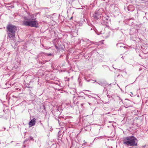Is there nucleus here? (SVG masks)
I'll return each mask as SVG.
<instances>
[{"label":"nucleus","mask_w":148,"mask_h":148,"mask_svg":"<svg viewBox=\"0 0 148 148\" xmlns=\"http://www.w3.org/2000/svg\"><path fill=\"white\" fill-rule=\"evenodd\" d=\"M138 140L133 136L125 137L123 138V143L126 146H136Z\"/></svg>","instance_id":"obj_1"},{"label":"nucleus","mask_w":148,"mask_h":148,"mask_svg":"<svg viewBox=\"0 0 148 148\" xmlns=\"http://www.w3.org/2000/svg\"><path fill=\"white\" fill-rule=\"evenodd\" d=\"M24 20L22 21V25L23 26L31 27H38V23L36 20V19H33L32 20L28 19L26 17H24Z\"/></svg>","instance_id":"obj_2"},{"label":"nucleus","mask_w":148,"mask_h":148,"mask_svg":"<svg viewBox=\"0 0 148 148\" xmlns=\"http://www.w3.org/2000/svg\"><path fill=\"white\" fill-rule=\"evenodd\" d=\"M8 37L11 40H14L15 38V33L17 30V28L14 25H9L7 27Z\"/></svg>","instance_id":"obj_3"},{"label":"nucleus","mask_w":148,"mask_h":148,"mask_svg":"<svg viewBox=\"0 0 148 148\" xmlns=\"http://www.w3.org/2000/svg\"><path fill=\"white\" fill-rule=\"evenodd\" d=\"M103 12V9L101 8L95 12L92 16L96 19H99L102 16V13Z\"/></svg>","instance_id":"obj_4"},{"label":"nucleus","mask_w":148,"mask_h":148,"mask_svg":"<svg viewBox=\"0 0 148 148\" xmlns=\"http://www.w3.org/2000/svg\"><path fill=\"white\" fill-rule=\"evenodd\" d=\"M36 120L35 118H33L29 121V125L30 127H32L35 125L36 122Z\"/></svg>","instance_id":"obj_5"},{"label":"nucleus","mask_w":148,"mask_h":148,"mask_svg":"<svg viewBox=\"0 0 148 148\" xmlns=\"http://www.w3.org/2000/svg\"><path fill=\"white\" fill-rule=\"evenodd\" d=\"M47 54L41 52L38 56V58H39L41 56L42 58H45V56Z\"/></svg>","instance_id":"obj_6"},{"label":"nucleus","mask_w":148,"mask_h":148,"mask_svg":"<svg viewBox=\"0 0 148 148\" xmlns=\"http://www.w3.org/2000/svg\"><path fill=\"white\" fill-rule=\"evenodd\" d=\"M30 140H33V138L32 137H30L29 138Z\"/></svg>","instance_id":"obj_7"},{"label":"nucleus","mask_w":148,"mask_h":148,"mask_svg":"<svg viewBox=\"0 0 148 148\" xmlns=\"http://www.w3.org/2000/svg\"><path fill=\"white\" fill-rule=\"evenodd\" d=\"M47 54L46 55H48V56H51V53H49V54Z\"/></svg>","instance_id":"obj_8"},{"label":"nucleus","mask_w":148,"mask_h":148,"mask_svg":"<svg viewBox=\"0 0 148 148\" xmlns=\"http://www.w3.org/2000/svg\"><path fill=\"white\" fill-rule=\"evenodd\" d=\"M9 7H10L11 8H12L14 7L13 6L11 5L10 6H9Z\"/></svg>","instance_id":"obj_9"},{"label":"nucleus","mask_w":148,"mask_h":148,"mask_svg":"<svg viewBox=\"0 0 148 148\" xmlns=\"http://www.w3.org/2000/svg\"><path fill=\"white\" fill-rule=\"evenodd\" d=\"M84 143H86V142L84 140Z\"/></svg>","instance_id":"obj_10"},{"label":"nucleus","mask_w":148,"mask_h":148,"mask_svg":"<svg viewBox=\"0 0 148 148\" xmlns=\"http://www.w3.org/2000/svg\"><path fill=\"white\" fill-rule=\"evenodd\" d=\"M84 91L85 92L87 91H88V90H84Z\"/></svg>","instance_id":"obj_11"},{"label":"nucleus","mask_w":148,"mask_h":148,"mask_svg":"<svg viewBox=\"0 0 148 148\" xmlns=\"http://www.w3.org/2000/svg\"><path fill=\"white\" fill-rule=\"evenodd\" d=\"M56 49H58V47H57V46H56Z\"/></svg>","instance_id":"obj_12"},{"label":"nucleus","mask_w":148,"mask_h":148,"mask_svg":"<svg viewBox=\"0 0 148 148\" xmlns=\"http://www.w3.org/2000/svg\"><path fill=\"white\" fill-rule=\"evenodd\" d=\"M120 71H122V70H120V69H118Z\"/></svg>","instance_id":"obj_13"},{"label":"nucleus","mask_w":148,"mask_h":148,"mask_svg":"<svg viewBox=\"0 0 148 148\" xmlns=\"http://www.w3.org/2000/svg\"><path fill=\"white\" fill-rule=\"evenodd\" d=\"M112 122V121H109V123H111V122Z\"/></svg>","instance_id":"obj_14"},{"label":"nucleus","mask_w":148,"mask_h":148,"mask_svg":"<svg viewBox=\"0 0 148 148\" xmlns=\"http://www.w3.org/2000/svg\"><path fill=\"white\" fill-rule=\"evenodd\" d=\"M131 94H132V95H133V94L132 93V92H131Z\"/></svg>","instance_id":"obj_15"},{"label":"nucleus","mask_w":148,"mask_h":148,"mask_svg":"<svg viewBox=\"0 0 148 148\" xmlns=\"http://www.w3.org/2000/svg\"><path fill=\"white\" fill-rule=\"evenodd\" d=\"M88 103L89 104V105H90V103Z\"/></svg>","instance_id":"obj_16"},{"label":"nucleus","mask_w":148,"mask_h":148,"mask_svg":"<svg viewBox=\"0 0 148 148\" xmlns=\"http://www.w3.org/2000/svg\"><path fill=\"white\" fill-rule=\"evenodd\" d=\"M88 41L89 42H91V41H90L89 40H88Z\"/></svg>","instance_id":"obj_17"},{"label":"nucleus","mask_w":148,"mask_h":148,"mask_svg":"<svg viewBox=\"0 0 148 148\" xmlns=\"http://www.w3.org/2000/svg\"><path fill=\"white\" fill-rule=\"evenodd\" d=\"M99 84L101 85V83H99Z\"/></svg>","instance_id":"obj_18"},{"label":"nucleus","mask_w":148,"mask_h":148,"mask_svg":"<svg viewBox=\"0 0 148 148\" xmlns=\"http://www.w3.org/2000/svg\"><path fill=\"white\" fill-rule=\"evenodd\" d=\"M99 84L101 85V83H99Z\"/></svg>","instance_id":"obj_19"}]
</instances>
